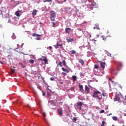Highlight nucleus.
<instances>
[{
	"mask_svg": "<svg viewBox=\"0 0 126 126\" xmlns=\"http://www.w3.org/2000/svg\"><path fill=\"white\" fill-rule=\"evenodd\" d=\"M93 97H94V98H95V99H98V100H101V99H102L101 93H100L99 91H94L93 93Z\"/></svg>",
	"mask_w": 126,
	"mask_h": 126,
	"instance_id": "1",
	"label": "nucleus"
},
{
	"mask_svg": "<svg viewBox=\"0 0 126 126\" xmlns=\"http://www.w3.org/2000/svg\"><path fill=\"white\" fill-rule=\"evenodd\" d=\"M56 19V12L52 10L50 12V19L52 21H55Z\"/></svg>",
	"mask_w": 126,
	"mask_h": 126,
	"instance_id": "2",
	"label": "nucleus"
},
{
	"mask_svg": "<svg viewBox=\"0 0 126 126\" xmlns=\"http://www.w3.org/2000/svg\"><path fill=\"white\" fill-rule=\"evenodd\" d=\"M42 58H39L38 59V61H42V62H44L45 63V64H47V63L48 64V60L47 59V57H45V56H41Z\"/></svg>",
	"mask_w": 126,
	"mask_h": 126,
	"instance_id": "3",
	"label": "nucleus"
},
{
	"mask_svg": "<svg viewBox=\"0 0 126 126\" xmlns=\"http://www.w3.org/2000/svg\"><path fill=\"white\" fill-rule=\"evenodd\" d=\"M76 105L77 106V109H78V110H81V107H82V105H83V103H82V102L79 101L76 103Z\"/></svg>",
	"mask_w": 126,
	"mask_h": 126,
	"instance_id": "4",
	"label": "nucleus"
},
{
	"mask_svg": "<svg viewBox=\"0 0 126 126\" xmlns=\"http://www.w3.org/2000/svg\"><path fill=\"white\" fill-rule=\"evenodd\" d=\"M57 111L59 116H63V108H58Z\"/></svg>",
	"mask_w": 126,
	"mask_h": 126,
	"instance_id": "5",
	"label": "nucleus"
},
{
	"mask_svg": "<svg viewBox=\"0 0 126 126\" xmlns=\"http://www.w3.org/2000/svg\"><path fill=\"white\" fill-rule=\"evenodd\" d=\"M119 100H120V94L117 93L115 94V98H114V101L116 102L117 101H119Z\"/></svg>",
	"mask_w": 126,
	"mask_h": 126,
	"instance_id": "6",
	"label": "nucleus"
},
{
	"mask_svg": "<svg viewBox=\"0 0 126 126\" xmlns=\"http://www.w3.org/2000/svg\"><path fill=\"white\" fill-rule=\"evenodd\" d=\"M85 90L86 91L87 94L90 93V88H89L87 85L85 86Z\"/></svg>",
	"mask_w": 126,
	"mask_h": 126,
	"instance_id": "7",
	"label": "nucleus"
},
{
	"mask_svg": "<svg viewBox=\"0 0 126 126\" xmlns=\"http://www.w3.org/2000/svg\"><path fill=\"white\" fill-rule=\"evenodd\" d=\"M79 88L81 92H82V93H83V94H84V93H83V91H84V89H83V85L79 84Z\"/></svg>",
	"mask_w": 126,
	"mask_h": 126,
	"instance_id": "8",
	"label": "nucleus"
},
{
	"mask_svg": "<svg viewBox=\"0 0 126 126\" xmlns=\"http://www.w3.org/2000/svg\"><path fill=\"white\" fill-rule=\"evenodd\" d=\"M1 15L2 18H6L7 17V14L5 12H2Z\"/></svg>",
	"mask_w": 126,
	"mask_h": 126,
	"instance_id": "9",
	"label": "nucleus"
},
{
	"mask_svg": "<svg viewBox=\"0 0 126 126\" xmlns=\"http://www.w3.org/2000/svg\"><path fill=\"white\" fill-rule=\"evenodd\" d=\"M59 47H63V43L60 44V42H57V45H55V48L56 49H59Z\"/></svg>",
	"mask_w": 126,
	"mask_h": 126,
	"instance_id": "10",
	"label": "nucleus"
},
{
	"mask_svg": "<svg viewBox=\"0 0 126 126\" xmlns=\"http://www.w3.org/2000/svg\"><path fill=\"white\" fill-rule=\"evenodd\" d=\"M118 66L119 67V68H118V70H120V68H121V67H123V63H122V62H118Z\"/></svg>",
	"mask_w": 126,
	"mask_h": 126,
	"instance_id": "11",
	"label": "nucleus"
},
{
	"mask_svg": "<svg viewBox=\"0 0 126 126\" xmlns=\"http://www.w3.org/2000/svg\"><path fill=\"white\" fill-rule=\"evenodd\" d=\"M70 31H71V29L70 28H66L65 29V32L67 34H69V33H70Z\"/></svg>",
	"mask_w": 126,
	"mask_h": 126,
	"instance_id": "12",
	"label": "nucleus"
},
{
	"mask_svg": "<svg viewBox=\"0 0 126 126\" xmlns=\"http://www.w3.org/2000/svg\"><path fill=\"white\" fill-rule=\"evenodd\" d=\"M72 80L73 82L74 81H76L77 80V77L75 75H73L72 76Z\"/></svg>",
	"mask_w": 126,
	"mask_h": 126,
	"instance_id": "13",
	"label": "nucleus"
},
{
	"mask_svg": "<svg viewBox=\"0 0 126 126\" xmlns=\"http://www.w3.org/2000/svg\"><path fill=\"white\" fill-rule=\"evenodd\" d=\"M66 40H67V41H68V42H73V41H74V39H73V38H71L70 37H67L66 38Z\"/></svg>",
	"mask_w": 126,
	"mask_h": 126,
	"instance_id": "14",
	"label": "nucleus"
},
{
	"mask_svg": "<svg viewBox=\"0 0 126 126\" xmlns=\"http://www.w3.org/2000/svg\"><path fill=\"white\" fill-rule=\"evenodd\" d=\"M111 73H112V74H115L116 75H117V74H118V72H117V71L115 69H112L111 71Z\"/></svg>",
	"mask_w": 126,
	"mask_h": 126,
	"instance_id": "15",
	"label": "nucleus"
},
{
	"mask_svg": "<svg viewBox=\"0 0 126 126\" xmlns=\"http://www.w3.org/2000/svg\"><path fill=\"white\" fill-rule=\"evenodd\" d=\"M105 64H106V63L104 62H101L100 63L101 67H102V68H105Z\"/></svg>",
	"mask_w": 126,
	"mask_h": 126,
	"instance_id": "16",
	"label": "nucleus"
},
{
	"mask_svg": "<svg viewBox=\"0 0 126 126\" xmlns=\"http://www.w3.org/2000/svg\"><path fill=\"white\" fill-rule=\"evenodd\" d=\"M19 12H20V11H16V12L15 13V15H16V16H18V17L20 16V15H21V14H20L19 13Z\"/></svg>",
	"mask_w": 126,
	"mask_h": 126,
	"instance_id": "17",
	"label": "nucleus"
},
{
	"mask_svg": "<svg viewBox=\"0 0 126 126\" xmlns=\"http://www.w3.org/2000/svg\"><path fill=\"white\" fill-rule=\"evenodd\" d=\"M101 38L103 41H107V38H108V36H105L104 35H102Z\"/></svg>",
	"mask_w": 126,
	"mask_h": 126,
	"instance_id": "18",
	"label": "nucleus"
},
{
	"mask_svg": "<svg viewBox=\"0 0 126 126\" xmlns=\"http://www.w3.org/2000/svg\"><path fill=\"white\" fill-rule=\"evenodd\" d=\"M19 44H17V48H15L14 49V51H16V52H17L18 53H20V50H18V47H19Z\"/></svg>",
	"mask_w": 126,
	"mask_h": 126,
	"instance_id": "19",
	"label": "nucleus"
},
{
	"mask_svg": "<svg viewBox=\"0 0 126 126\" xmlns=\"http://www.w3.org/2000/svg\"><path fill=\"white\" fill-rule=\"evenodd\" d=\"M79 62L80 63H81L82 65H83V64H84V61H83V60L82 59H80L79 60Z\"/></svg>",
	"mask_w": 126,
	"mask_h": 126,
	"instance_id": "20",
	"label": "nucleus"
},
{
	"mask_svg": "<svg viewBox=\"0 0 126 126\" xmlns=\"http://www.w3.org/2000/svg\"><path fill=\"white\" fill-rule=\"evenodd\" d=\"M43 2H53V0H42Z\"/></svg>",
	"mask_w": 126,
	"mask_h": 126,
	"instance_id": "21",
	"label": "nucleus"
},
{
	"mask_svg": "<svg viewBox=\"0 0 126 126\" xmlns=\"http://www.w3.org/2000/svg\"><path fill=\"white\" fill-rule=\"evenodd\" d=\"M62 63L63 66H67V65H66V62H65V60H63L62 62Z\"/></svg>",
	"mask_w": 126,
	"mask_h": 126,
	"instance_id": "22",
	"label": "nucleus"
},
{
	"mask_svg": "<svg viewBox=\"0 0 126 126\" xmlns=\"http://www.w3.org/2000/svg\"><path fill=\"white\" fill-rule=\"evenodd\" d=\"M62 69L63 71H65L66 72H67V73H68V72H69V71H68V70L64 68V67H62Z\"/></svg>",
	"mask_w": 126,
	"mask_h": 126,
	"instance_id": "23",
	"label": "nucleus"
},
{
	"mask_svg": "<svg viewBox=\"0 0 126 126\" xmlns=\"http://www.w3.org/2000/svg\"><path fill=\"white\" fill-rule=\"evenodd\" d=\"M70 53L72 55H75V54H76V51H75V50H71Z\"/></svg>",
	"mask_w": 126,
	"mask_h": 126,
	"instance_id": "24",
	"label": "nucleus"
},
{
	"mask_svg": "<svg viewBox=\"0 0 126 126\" xmlns=\"http://www.w3.org/2000/svg\"><path fill=\"white\" fill-rule=\"evenodd\" d=\"M32 14V15H36L37 14V10H33Z\"/></svg>",
	"mask_w": 126,
	"mask_h": 126,
	"instance_id": "25",
	"label": "nucleus"
},
{
	"mask_svg": "<svg viewBox=\"0 0 126 126\" xmlns=\"http://www.w3.org/2000/svg\"><path fill=\"white\" fill-rule=\"evenodd\" d=\"M32 36H33V37H36V36H37V37H41L40 34H37L36 33H33Z\"/></svg>",
	"mask_w": 126,
	"mask_h": 126,
	"instance_id": "26",
	"label": "nucleus"
},
{
	"mask_svg": "<svg viewBox=\"0 0 126 126\" xmlns=\"http://www.w3.org/2000/svg\"><path fill=\"white\" fill-rule=\"evenodd\" d=\"M19 64H20V65H21V66H22V67H23V68H25V65H24L23 64H22V63H20Z\"/></svg>",
	"mask_w": 126,
	"mask_h": 126,
	"instance_id": "27",
	"label": "nucleus"
},
{
	"mask_svg": "<svg viewBox=\"0 0 126 126\" xmlns=\"http://www.w3.org/2000/svg\"><path fill=\"white\" fill-rule=\"evenodd\" d=\"M112 119H113V121H117L118 120V118L116 116H113L112 117Z\"/></svg>",
	"mask_w": 126,
	"mask_h": 126,
	"instance_id": "28",
	"label": "nucleus"
},
{
	"mask_svg": "<svg viewBox=\"0 0 126 126\" xmlns=\"http://www.w3.org/2000/svg\"><path fill=\"white\" fill-rule=\"evenodd\" d=\"M51 23L53 24L52 27H56V23H55L54 22H51Z\"/></svg>",
	"mask_w": 126,
	"mask_h": 126,
	"instance_id": "29",
	"label": "nucleus"
},
{
	"mask_svg": "<svg viewBox=\"0 0 126 126\" xmlns=\"http://www.w3.org/2000/svg\"><path fill=\"white\" fill-rule=\"evenodd\" d=\"M94 29H97V30H100V28L98 26H96L94 27Z\"/></svg>",
	"mask_w": 126,
	"mask_h": 126,
	"instance_id": "30",
	"label": "nucleus"
},
{
	"mask_svg": "<svg viewBox=\"0 0 126 126\" xmlns=\"http://www.w3.org/2000/svg\"><path fill=\"white\" fill-rule=\"evenodd\" d=\"M72 121L73 122H76V121H77V118H76V117H74L73 118Z\"/></svg>",
	"mask_w": 126,
	"mask_h": 126,
	"instance_id": "31",
	"label": "nucleus"
},
{
	"mask_svg": "<svg viewBox=\"0 0 126 126\" xmlns=\"http://www.w3.org/2000/svg\"><path fill=\"white\" fill-rule=\"evenodd\" d=\"M14 72H15V69H11V73H14Z\"/></svg>",
	"mask_w": 126,
	"mask_h": 126,
	"instance_id": "32",
	"label": "nucleus"
},
{
	"mask_svg": "<svg viewBox=\"0 0 126 126\" xmlns=\"http://www.w3.org/2000/svg\"><path fill=\"white\" fill-rule=\"evenodd\" d=\"M29 62L31 63H34V60L31 59L29 61Z\"/></svg>",
	"mask_w": 126,
	"mask_h": 126,
	"instance_id": "33",
	"label": "nucleus"
},
{
	"mask_svg": "<svg viewBox=\"0 0 126 126\" xmlns=\"http://www.w3.org/2000/svg\"><path fill=\"white\" fill-rule=\"evenodd\" d=\"M105 121H102L101 126H105Z\"/></svg>",
	"mask_w": 126,
	"mask_h": 126,
	"instance_id": "34",
	"label": "nucleus"
},
{
	"mask_svg": "<svg viewBox=\"0 0 126 126\" xmlns=\"http://www.w3.org/2000/svg\"><path fill=\"white\" fill-rule=\"evenodd\" d=\"M62 74L63 75V77H64L65 76V75H66V73H64V72H63L62 73Z\"/></svg>",
	"mask_w": 126,
	"mask_h": 126,
	"instance_id": "35",
	"label": "nucleus"
},
{
	"mask_svg": "<svg viewBox=\"0 0 126 126\" xmlns=\"http://www.w3.org/2000/svg\"><path fill=\"white\" fill-rule=\"evenodd\" d=\"M98 67H99V65L97 64L94 65V68H96V69H97Z\"/></svg>",
	"mask_w": 126,
	"mask_h": 126,
	"instance_id": "36",
	"label": "nucleus"
},
{
	"mask_svg": "<svg viewBox=\"0 0 126 126\" xmlns=\"http://www.w3.org/2000/svg\"><path fill=\"white\" fill-rule=\"evenodd\" d=\"M105 113V110H101V111H100V114H103V113Z\"/></svg>",
	"mask_w": 126,
	"mask_h": 126,
	"instance_id": "37",
	"label": "nucleus"
},
{
	"mask_svg": "<svg viewBox=\"0 0 126 126\" xmlns=\"http://www.w3.org/2000/svg\"><path fill=\"white\" fill-rule=\"evenodd\" d=\"M80 75H81V76H84V74H83V73L82 72H81L80 73Z\"/></svg>",
	"mask_w": 126,
	"mask_h": 126,
	"instance_id": "38",
	"label": "nucleus"
},
{
	"mask_svg": "<svg viewBox=\"0 0 126 126\" xmlns=\"http://www.w3.org/2000/svg\"><path fill=\"white\" fill-rule=\"evenodd\" d=\"M59 65H60V66H61V67H62L63 65L62 64V62H59Z\"/></svg>",
	"mask_w": 126,
	"mask_h": 126,
	"instance_id": "39",
	"label": "nucleus"
},
{
	"mask_svg": "<svg viewBox=\"0 0 126 126\" xmlns=\"http://www.w3.org/2000/svg\"><path fill=\"white\" fill-rule=\"evenodd\" d=\"M50 80H51V81H54L55 80V78L54 77H51L50 78Z\"/></svg>",
	"mask_w": 126,
	"mask_h": 126,
	"instance_id": "40",
	"label": "nucleus"
},
{
	"mask_svg": "<svg viewBox=\"0 0 126 126\" xmlns=\"http://www.w3.org/2000/svg\"><path fill=\"white\" fill-rule=\"evenodd\" d=\"M42 93L43 96H45L46 95V93H44V92L43 91H42Z\"/></svg>",
	"mask_w": 126,
	"mask_h": 126,
	"instance_id": "41",
	"label": "nucleus"
},
{
	"mask_svg": "<svg viewBox=\"0 0 126 126\" xmlns=\"http://www.w3.org/2000/svg\"><path fill=\"white\" fill-rule=\"evenodd\" d=\"M36 40H41V38H40V37H37L36 38Z\"/></svg>",
	"mask_w": 126,
	"mask_h": 126,
	"instance_id": "42",
	"label": "nucleus"
},
{
	"mask_svg": "<svg viewBox=\"0 0 126 126\" xmlns=\"http://www.w3.org/2000/svg\"><path fill=\"white\" fill-rule=\"evenodd\" d=\"M76 12H79V9L76 8L75 10Z\"/></svg>",
	"mask_w": 126,
	"mask_h": 126,
	"instance_id": "43",
	"label": "nucleus"
},
{
	"mask_svg": "<svg viewBox=\"0 0 126 126\" xmlns=\"http://www.w3.org/2000/svg\"><path fill=\"white\" fill-rule=\"evenodd\" d=\"M43 116L44 118H45L46 117V113H43Z\"/></svg>",
	"mask_w": 126,
	"mask_h": 126,
	"instance_id": "44",
	"label": "nucleus"
},
{
	"mask_svg": "<svg viewBox=\"0 0 126 126\" xmlns=\"http://www.w3.org/2000/svg\"><path fill=\"white\" fill-rule=\"evenodd\" d=\"M109 83L111 82H111H113V81H112V79L110 78H109Z\"/></svg>",
	"mask_w": 126,
	"mask_h": 126,
	"instance_id": "45",
	"label": "nucleus"
},
{
	"mask_svg": "<svg viewBox=\"0 0 126 126\" xmlns=\"http://www.w3.org/2000/svg\"><path fill=\"white\" fill-rule=\"evenodd\" d=\"M49 48L50 49V50H52V49H53V47L52 46H49Z\"/></svg>",
	"mask_w": 126,
	"mask_h": 126,
	"instance_id": "46",
	"label": "nucleus"
},
{
	"mask_svg": "<svg viewBox=\"0 0 126 126\" xmlns=\"http://www.w3.org/2000/svg\"><path fill=\"white\" fill-rule=\"evenodd\" d=\"M0 63H1V64H4L1 61H0Z\"/></svg>",
	"mask_w": 126,
	"mask_h": 126,
	"instance_id": "47",
	"label": "nucleus"
},
{
	"mask_svg": "<svg viewBox=\"0 0 126 126\" xmlns=\"http://www.w3.org/2000/svg\"><path fill=\"white\" fill-rule=\"evenodd\" d=\"M1 13H2V11L0 10V15H1Z\"/></svg>",
	"mask_w": 126,
	"mask_h": 126,
	"instance_id": "48",
	"label": "nucleus"
},
{
	"mask_svg": "<svg viewBox=\"0 0 126 126\" xmlns=\"http://www.w3.org/2000/svg\"><path fill=\"white\" fill-rule=\"evenodd\" d=\"M124 100H125V101H126V95L125 96Z\"/></svg>",
	"mask_w": 126,
	"mask_h": 126,
	"instance_id": "49",
	"label": "nucleus"
},
{
	"mask_svg": "<svg viewBox=\"0 0 126 126\" xmlns=\"http://www.w3.org/2000/svg\"><path fill=\"white\" fill-rule=\"evenodd\" d=\"M44 84H45V85H47V86H48V84H47V83H46V82H44Z\"/></svg>",
	"mask_w": 126,
	"mask_h": 126,
	"instance_id": "50",
	"label": "nucleus"
},
{
	"mask_svg": "<svg viewBox=\"0 0 126 126\" xmlns=\"http://www.w3.org/2000/svg\"><path fill=\"white\" fill-rule=\"evenodd\" d=\"M90 9H93V7H90Z\"/></svg>",
	"mask_w": 126,
	"mask_h": 126,
	"instance_id": "51",
	"label": "nucleus"
},
{
	"mask_svg": "<svg viewBox=\"0 0 126 126\" xmlns=\"http://www.w3.org/2000/svg\"><path fill=\"white\" fill-rule=\"evenodd\" d=\"M23 45H24V44H22V45L21 46V48H22V47H23Z\"/></svg>",
	"mask_w": 126,
	"mask_h": 126,
	"instance_id": "52",
	"label": "nucleus"
},
{
	"mask_svg": "<svg viewBox=\"0 0 126 126\" xmlns=\"http://www.w3.org/2000/svg\"><path fill=\"white\" fill-rule=\"evenodd\" d=\"M102 95L104 97H105V94H104V93H103Z\"/></svg>",
	"mask_w": 126,
	"mask_h": 126,
	"instance_id": "53",
	"label": "nucleus"
},
{
	"mask_svg": "<svg viewBox=\"0 0 126 126\" xmlns=\"http://www.w3.org/2000/svg\"><path fill=\"white\" fill-rule=\"evenodd\" d=\"M28 107L29 108H30V105H28Z\"/></svg>",
	"mask_w": 126,
	"mask_h": 126,
	"instance_id": "54",
	"label": "nucleus"
},
{
	"mask_svg": "<svg viewBox=\"0 0 126 126\" xmlns=\"http://www.w3.org/2000/svg\"><path fill=\"white\" fill-rule=\"evenodd\" d=\"M111 115H112V113H110V114H109V116H111Z\"/></svg>",
	"mask_w": 126,
	"mask_h": 126,
	"instance_id": "55",
	"label": "nucleus"
},
{
	"mask_svg": "<svg viewBox=\"0 0 126 126\" xmlns=\"http://www.w3.org/2000/svg\"><path fill=\"white\" fill-rule=\"evenodd\" d=\"M64 0V1H66V0Z\"/></svg>",
	"mask_w": 126,
	"mask_h": 126,
	"instance_id": "56",
	"label": "nucleus"
},
{
	"mask_svg": "<svg viewBox=\"0 0 126 126\" xmlns=\"http://www.w3.org/2000/svg\"><path fill=\"white\" fill-rule=\"evenodd\" d=\"M123 103H124V105H125V101H124Z\"/></svg>",
	"mask_w": 126,
	"mask_h": 126,
	"instance_id": "57",
	"label": "nucleus"
},
{
	"mask_svg": "<svg viewBox=\"0 0 126 126\" xmlns=\"http://www.w3.org/2000/svg\"><path fill=\"white\" fill-rule=\"evenodd\" d=\"M63 82H62L61 84H63Z\"/></svg>",
	"mask_w": 126,
	"mask_h": 126,
	"instance_id": "58",
	"label": "nucleus"
}]
</instances>
